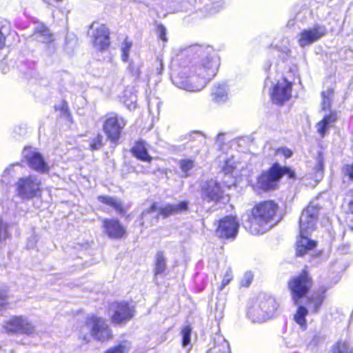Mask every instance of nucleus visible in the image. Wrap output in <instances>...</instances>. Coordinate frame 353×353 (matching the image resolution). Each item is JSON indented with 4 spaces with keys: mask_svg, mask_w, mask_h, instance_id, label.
Instances as JSON below:
<instances>
[{
    "mask_svg": "<svg viewBox=\"0 0 353 353\" xmlns=\"http://www.w3.org/2000/svg\"><path fill=\"white\" fill-rule=\"evenodd\" d=\"M183 52L194 60L196 74L188 75V70L183 69L172 76V82L176 87L189 92L200 91L216 74L219 65L216 54L210 46L193 45Z\"/></svg>",
    "mask_w": 353,
    "mask_h": 353,
    "instance_id": "f257e3e1",
    "label": "nucleus"
},
{
    "mask_svg": "<svg viewBox=\"0 0 353 353\" xmlns=\"http://www.w3.org/2000/svg\"><path fill=\"white\" fill-rule=\"evenodd\" d=\"M278 210V205L273 201H265L256 204L250 214L243 217L245 229L254 235L262 234L272 226Z\"/></svg>",
    "mask_w": 353,
    "mask_h": 353,
    "instance_id": "f03ea898",
    "label": "nucleus"
},
{
    "mask_svg": "<svg viewBox=\"0 0 353 353\" xmlns=\"http://www.w3.org/2000/svg\"><path fill=\"white\" fill-rule=\"evenodd\" d=\"M319 205L312 202L300 216V236L296 242V255L302 256L316 246L315 241L308 238V234L314 230L318 219Z\"/></svg>",
    "mask_w": 353,
    "mask_h": 353,
    "instance_id": "7ed1b4c3",
    "label": "nucleus"
},
{
    "mask_svg": "<svg viewBox=\"0 0 353 353\" xmlns=\"http://www.w3.org/2000/svg\"><path fill=\"white\" fill-rule=\"evenodd\" d=\"M14 186L17 196L22 201H29L41 195V181L35 175L20 177Z\"/></svg>",
    "mask_w": 353,
    "mask_h": 353,
    "instance_id": "20e7f679",
    "label": "nucleus"
},
{
    "mask_svg": "<svg viewBox=\"0 0 353 353\" xmlns=\"http://www.w3.org/2000/svg\"><path fill=\"white\" fill-rule=\"evenodd\" d=\"M278 306V303L273 297L261 295L250 310V314L254 322L265 321L275 315Z\"/></svg>",
    "mask_w": 353,
    "mask_h": 353,
    "instance_id": "39448f33",
    "label": "nucleus"
},
{
    "mask_svg": "<svg viewBox=\"0 0 353 353\" xmlns=\"http://www.w3.org/2000/svg\"><path fill=\"white\" fill-rule=\"evenodd\" d=\"M188 210V203L181 201L176 204H166L164 207L158 208L157 203H154L148 208L143 210L141 214L143 220H148L152 218L157 222L159 216L166 218L172 215L186 212Z\"/></svg>",
    "mask_w": 353,
    "mask_h": 353,
    "instance_id": "423d86ee",
    "label": "nucleus"
},
{
    "mask_svg": "<svg viewBox=\"0 0 353 353\" xmlns=\"http://www.w3.org/2000/svg\"><path fill=\"white\" fill-rule=\"evenodd\" d=\"M289 174L292 177L293 173L285 167H281L274 163L268 171L263 172L257 179V186L263 190H274L277 187L280 179L285 174Z\"/></svg>",
    "mask_w": 353,
    "mask_h": 353,
    "instance_id": "0eeeda50",
    "label": "nucleus"
},
{
    "mask_svg": "<svg viewBox=\"0 0 353 353\" xmlns=\"http://www.w3.org/2000/svg\"><path fill=\"white\" fill-rule=\"evenodd\" d=\"M311 286V279L305 271L289 281L288 288L295 305L301 303V299L307 294Z\"/></svg>",
    "mask_w": 353,
    "mask_h": 353,
    "instance_id": "6e6552de",
    "label": "nucleus"
},
{
    "mask_svg": "<svg viewBox=\"0 0 353 353\" xmlns=\"http://www.w3.org/2000/svg\"><path fill=\"white\" fill-rule=\"evenodd\" d=\"M125 125L126 121L123 117L114 113H110L106 115L103 130L112 143H117Z\"/></svg>",
    "mask_w": 353,
    "mask_h": 353,
    "instance_id": "1a4fd4ad",
    "label": "nucleus"
},
{
    "mask_svg": "<svg viewBox=\"0 0 353 353\" xmlns=\"http://www.w3.org/2000/svg\"><path fill=\"white\" fill-rule=\"evenodd\" d=\"M85 327L90 330L91 336L97 341H104L112 336L111 330L106 321L97 316H88L85 321Z\"/></svg>",
    "mask_w": 353,
    "mask_h": 353,
    "instance_id": "9d476101",
    "label": "nucleus"
},
{
    "mask_svg": "<svg viewBox=\"0 0 353 353\" xmlns=\"http://www.w3.org/2000/svg\"><path fill=\"white\" fill-rule=\"evenodd\" d=\"M327 33L325 26L315 24L312 27L303 29L298 35L299 45L303 48L319 41Z\"/></svg>",
    "mask_w": 353,
    "mask_h": 353,
    "instance_id": "9b49d317",
    "label": "nucleus"
},
{
    "mask_svg": "<svg viewBox=\"0 0 353 353\" xmlns=\"http://www.w3.org/2000/svg\"><path fill=\"white\" fill-rule=\"evenodd\" d=\"M91 41L94 48L99 51L108 48L110 44L109 30L103 24L93 23L90 26Z\"/></svg>",
    "mask_w": 353,
    "mask_h": 353,
    "instance_id": "f8f14e48",
    "label": "nucleus"
},
{
    "mask_svg": "<svg viewBox=\"0 0 353 353\" xmlns=\"http://www.w3.org/2000/svg\"><path fill=\"white\" fill-rule=\"evenodd\" d=\"M22 154L29 167L34 170L40 173H46L49 171L48 165L35 149L30 147L25 148Z\"/></svg>",
    "mask_w": 353,
    "mask_h": 353,
    "instance_id": "ddd939ff",
    "label": "nucleus"
},
{
    "mask_svg": "<svg viewBox=\"0 0 353 353\" xmlns=\"http://www.w3.org/2000/svg\"><path fill=\"white\" fill-rule=\"evenodd\" d=\"M112 312V321L116 324H121L130 321L134 316V310L125 302H115L110 307Z\"/></svg>",
    "mask_w": 353,
    "mask_h": 353,
    "instance_id": "4468645a",
    "label": "nucleus"
},
{
    "mask_svg": "<svg viewBox=\"0 0 353 353\" xmlns=\"http://www.w3.org/2000/svg\"><path fill=\"white\" fill-rule=\"evenodd\" d=\"M292 83L285 79L279 81L273 87L271 93V99L273 103L282 105L288 101L292 97Z\"/></svg>",
    "mask_w": 353,
    "mask_h": 353,
    "instance_id": "2eb2a0df",
    "label": "nucleus"
},
{
    "mask_svg": "<svg viewBox=\"0 0 353 353\" xmlns=\"http://www.w3.org/2000/svg\"><path fill=\"white\" fill-rule=\"evenodd\" d=\"M8 332L32 334L34 331V326L23 316H12L4 325Z\"/></svg>",
    "mask_w": 353,
    "mask_h": 353,
    "instance_id": "dca6fc26",
    "label": "nucleus"
},
{
    "mask_svg": "<svg viewBox=\"0 0 353 353\" xmlns=\"http://www.w3.org/2000/svg\"><path fill=\"white\" fill-rule=\"evenodd\" d=\"M239 224L234 216H225L220 220L216 234L225 239L234 238L239 230Z\"/></svg>",
    "mask_w": 353,
    "mask_h": 353,
    "instance_id": "f3484780",
    "label": "nucleus"
},
{
    "mask_svg": "<svg viewBox=\"0 0 353 353\" xmlns=\"http://www.w3.org/2000/svg\"><path fill=\"white\" fill-rule=\"evenodd\" d=\"M223 196L220 184L214 179L205 181L201 185V197L208 202L218 201Z\"/></svg>",
    "mask_w": 353,
    "mask_h": 353,
    "instance_id": "a211bd4d",
    "label": "nucleus"
},
{
    "mask_svg": "<svg viewBox=\"0 0 353 353\" xmlns=\"http://www.w3.org/2000/svg\"><path fill=\"white\" fill-rule=\"evenodd\" d=\"M103 228L105 234L111 239H121L125 232V228L115 219L103 220Z\"/></svg>",
    "mask_w": 353,
    "mask_h": 353,
    "instance_id": "6ab92c4d",
    "label": "nucleus"
},
{
    "mask_svg": "<svg viewBox=\"0 0 353 353\" xmlns=\"http://www.w3.org/2000/svg\"><path fill=\"white\" fill-rule=\"evenodd\" d=\"M336 119V112L330 111L329 114H325L323 119L316 123V130L322 138L325 137L327 131L334 125Z\"/></svg>",
    "mask_w": 353,
    "mask_h": 353,
    "instance_id": "aec40b11",
    "label": "nucleus"
},
{
    "mask_svg": "<svg viewBox=\"0 0 353 353\" xmlns=\"http://www.w3.org/2000/svg\"><path fill=\"white\" fill-rule=\"evenodd\" d=\"M132 154L138 159L145 161L150 162L152 157L148 152L147 143L143 140H139L131 148Z\"/></svg>",
    "mask_w": 353,
    "mask_h": 353,
    "instance_id": "412c9836",
    "label": "nucleus"
},
{
    "mask_svg": "<svg viewBox=\"0 0 353 353\" xmlns=\"http://www.w3.org/2000/svg\"><path fill=\"white\" fill-rule=\"evenodd\" d=\"M324 294V290L315 292L308 298L307 304L313 312H319L325 299Z\"/></svg>",
    "mask_w": 353,
    "mask_h": 353,
    "instance_id": "4be33fe9",
    "label": "nucleus"
},
{
    "mask_svg": "<svg viewBox=\"0 0 353 353\" xmlns=\"http://www.w3.org/2000/svg\"><path fill=\"white\" fill-rule=\"evenodd\" d=\"M33 37L36 40L42 43H49L53 39V35L43 24H39L36 27Z\"/></svg>",
    "mask_w": 353,
    "mask_h": 353,
    "instance_id": "5701e85b",
    "label": "nucleus"
},
{
    "mask_svg": "<svg viewBox=\"0 0 353 353\" xmlns=\"http://www.w3.org/2000/svg\"><path fill=\"white\" fill-rule=\"evenodd\" d=\"M211 96L216 103L225 102L228 99V88L225 84H217L212 90Z\"/></svg>",
    "mask_w": 353,
    "mask_h": 353,
    "instance_id": "b1692460",
    "label": "nucleus"
},
{
    "mask_svg": "<svg viewBox=\"0 0 353 353\" xmlns=\"http://www.w3.org/2000/svg\"><path fill=\"white\" fill-rule=\"evenodd\" d=\"M98 201L105 205L112 207L120 214L123 212V204L121 201L117 198L109 196H99Z\"/></svg>",
    "mask_w": 353,
    "mask_h": 353,
    "instance_id": "393cba45",
    "label": "nucleus"
},
{
    "mask_svg": "<svg viewBox=\"0 0 353 353\" xmlns=\"http://www.w3.org/2000/svg\"><path fill=\"white\" fill-rule=\"evenodd\" d=\"M308 314L307 309L303 306L299 305L294 315V321L301 327V329L305 330L307 327L306 316Z\"/></svg>",
    "mask_w": 353,
    "mask_h": 353,
    "instance_id": "a878e982",
    "label": "nucleus"
},
{
    "mask_svg": "<svg viewBox=\"0 0 353 353\" xmlns=\"http://www.w3.org/2000/svg\"><path fill=\"white\" fill-rule=\"evenodd\" d=\"M166 258L163 251H158L155 255L154 274H163L166 270Z\"/></svg>",
    "mask_w": 353,
    "mask_h": 353,
    "instance_id": "bb28decb",
    "label": "nucleus"
},
{
    "mask_svg": "<svg viewBox=\"0 0 353 353\" xmlns=\"http://www.w3.org/2000/svg\"><path fill=\"white\" fill-rule=\"evenodd\" d=\"M179 166L182 172V176L188 177L190 176V171L194 166V160L192 159H183L179 161Z\"/></svg>",
    "mask_w": 353,
    "mask_h": 353,
    "instance_id": "cd10ccee",
    "label": "nucleus"
},
{
    "mask_svg": "<svg viewBox=\"0 0 353 353\" xmlns=\"http://www.w3.org/2000/svg\"><path fill=\"white\" fill-rule=\"evenodd\" d=\"M331 353H353V347L345 341H339L332 347Z\"/></svg>",
    "mask_w": 353,
    "mask_h": 353,
    "instance_id": "c85d7f7f",
    "label": "nucleus"
},
{
    "mask_svg": "<svg viewBox=\"0 0 353 353\" xmlns=\"http://www.w3.org/2000/svg\"><path fill=\"white\" fill-rule=\"evenodd\" d=\"M333 93V90L330 88L325 91L322 92L321 109L323 110H329L330 108Z\"/></svg>",
    "mask_w": 353,
    "mask_h": 353,
    "instance_id": "c756f323",
    "label": "nucleus"
},
{
    "mask_svg": "<svg viewBox=\"0 0 353 353\" xmlns=\"http://www.w3.org/2000/svg\"><path fill=\"white\" fill-rule=\"evenodd\" d=\"M208 353H230L229 343L224 339L211 348Z\"/></svg>",
    "mask_w": 353,
    "mask_h": 353,
    "instance_id": "7c9ffc66",
    "label": "nucleus"
},
{
    "mask_svg": "<svg viewBox=\"0 0 353 353\" xmlns=\"http://www.w3.org/2000/svg\"><path fill=\"white\" fill-rule=\"evenodd\" d=\"M132 43L125 39L121 46V59L124 62H127L129 59L130 51L132 48Z\"/></svg>",
    "mask_w": 353,
    "mask_h": 353,
    "instance_id": "2f4dec72",
    "label": "nucleus"
},
{
    "mask_svg": "<svg viewBox=\"0 0 353 353\" xmlns=\"http://www.w3.org/2000/svg\"><path fill=\"white\" fill-rule=\"evenodd\" d=\"M141 63L130 62L128 65V70L134 80H137L139 78L141 74Z\"/></svg>",
    "mask_w": 353,
    "mask_h": 353,
    "instance_id": "473e14b6",
    "label": "nucleus"
},
{
    "mask_svg": "<svg viewBox=\"0 0 353 353\" xmlns=\"http://www.w3.org/2000/svg\"><path fill=\"white\" fill-rule=\"evenodd\" d=\"M8 227V223L0 216V242L4 241L9 237Z\"/></svg>",
    "mask_w": 353,
    "mask_h": 353,
    "instance_id": "72a5a7b5",
    "label": "nucleus"
},
{
    "mask_svg": "<svg viewBox=\"0 0 353 353\" xmlns=\"http://www.w3.org/2000/svg\"><path fill=\"white\" fill-rule=\"evenodd\" d=\"M130 348V344L127 341H123L119 345L110 348L104 353H125Z\"/></svg>",
    "mask_w": 353,
    "mask_h": 353,
    "instance_id": "f704fd0d",
    "label": "nucleus"
},
{
    "mask_svg": "<svg viewBox=\"0 0 353 353\" xmlns=\"http://www.w3.org/2000/svg\"><path fill=\"white\" fill-rule=\"evenodd\" d=\"M192 329L189 325L185 326L182 331V345L183 347H186L190 343V336H191Z\"/></svg>",
    "mask_w": 353,
    "mask_h": 353,
    "instance_id": "c9c22d12",
    "label": "nucleus"
},
{
    "mask_svg": "<svg viewBox=\"0 0 353 353\" xmlns=\"http://www.w3.org/2000/svg\"><path fill=\"white\" fill-rule=\"evenodd\" d=\"M232 279H233L232 272L230 269H228L224 274V276L223 278L221 284L219 288V290L221 291L223 290L224 289V288L230 283V282L232 280Z\"/></svg>",
    "mask_w": 353,
    "mask_h": 353,
    "instance_id": "e433bc0d",
    "label": "nucleus"
},
{
    "mask_svg": "<svg viewBox=\"0 0 353 353\" xmlns=\"http://www.w3.org/2000/svg\"><path fill=\"white\" fill-rule=\"evenodd\" d=\"M102 136L100 135V134H98L97 136V137H95L92 143L90 144V148L91 150H99L100 149L102 145H103V143H102Z\"/></svg>",
    "mask_w": 353,
    "mask_h": 353,
    "instance_id": "4c0bfd02",
    "label": "nucleus"
},
{
    "mask_svg": "<svg viewBox=\"0 0 353 353\" xmlns=\"http://www.w3.org/2000/svg\"><path fill=\"white\" fill-rule=\"evenodd\" d=\"M342 172L345 176L353 180V163L345 165L342 168Z\"/></svg>",
    "mask_w": 353,
    "mask_h": 353,
    "instance_id": "58836bf2",
    "label": "nucleus"
},
{
    "mask_svg": "<svg viewBox=\"0 0 353 353\" xmlns=\"http://www.w3.org/2000/svg\"><path fill=\"white\" fill-rule=\"evenodd\" d=\"M234 170L233 163L231 162V160L225 161V165L223 168V172L225 175L229 178H230V175H229Z\"/></svg>",
    "mask_w": 353,
    "mask_h": 353,
    "instance_id": "ea45409f",
    "label": "nucleus"
},
{
    "mask_svg": "<svg viewBox=\"0 0 353 353\" xmlns=\"http://www.w3.org/2000/svg\"><path fill=\"white\" fill-rule=\"evenodd\" d=\"M253 275L251 272L245 273L243 278L241 280V284L242 286L248 287L252 283Z\"/></svg>",
    "mask_w": 353,
    "mask_h": 353,
    "instance_id": "a19ab883",
    "label": "nucleus"
},
{
    "mask_svg": "<svg viewBox=\"0 0 353 353\" xmlns=\"http://www.w3.org/2000/svg\"><path fill=\"white\" fill-rule=\"evenodd\" d=\"M349 196L351 197L348 203V211L350 213L349 215V219L353 220V189L350 190ZM351 227L353 228V224L351 225Z\"/></svg>",
    "mask_w": 353,
    "mask_h": 353,
    "instance_id": "79ce46f5",
    "label": "nucleus"
},
{
    "mask_svg": "<svg viewBox=\"0 0 353 353\" xmlns=\"http://www.w3.org/2000/svg\"><path fill=\"white\" fill-rule=\"evenodd\" d=\"M323 157L321 153H319L316 157V165L315 167L316 172L322 171L323 170Z\"/></svg>",
    "mask_w": 353,
    "mask_h": 353,
    "instance_id": "37998d69",
    "label": "nucleus"
},
{
    "mask_svg": "<svg viewBox=\"0 0 353 353\" xmlns=\"http://www.w3.org/2000/svg\"><path fill=\"white\" fill-rule=\"evenodd\" d=\"M157 32L159 34V38L163 41H167L166 38V28L161 24L157 26Z\"/></svg>",
    "mask_w": 353,
    "mask_h": 353,
    "instance_id": "c03bdc74",
    "label": "nucleus"
},
{
    "mask_svg": "<svg viewBox=\"0 0 353 353\" xmlns=\"http://www.w3.org/2000/svg\"><path fill=\"white\" fill-rule=\"evenodd\" d=\"M3 24L2 21H0V50L3 49L5 46L6 37L2 32Z\"/></svg>",
    "mask_w": 353,
    "mask_h": 353,
    "instance_id": "a18cd8bd",
    "label": "nucleus"
},
{
    "mask_svg": "<svg viewBox=\"0 0 353 353\" xmlns=\"http://www.w3.org/2000/svg\"><path fill=\"white\" fill-rule=\"evenodd\" d=\"M187 139H188L189 140L192 141V140H196L197 139H203V136L201 133L198 132H193L190 134H189L188 135V137Z\"/></svg>",
    "mask_w": 353,
    "mask_h": 353,
    "instance_id": "49530a36",
    "label": "nucleus"
},
{
    "mask_svg": "<svg viewBox=\"0 0 353 353\" xmlns=\"http://www.w3.org/2000/svg\"><path fill=\"white\" fill-rule=\"evenodd\" d=\"M279 152H281V154L286 158H289L292 156V151L286 148H281L278 150Z\"/></svg>",
    "mask_w": 353,
    "mask_h": 353,
    "instance_id": "de8ad7c7",
    "label": "nucleus"
},
{
    "mask_svg": "<svg viewBox=\"0 0 353 353\" xmlns=\"http://www.w3.org/2000/svg\"><path fill=\"white\" fill-rule=\"evenodd\" d=\"M13 172H13V165H10V166H8V168H6L5 169L3 174V177L6 178L9 175H12Z\"/></svg>",
    "mask_w": 353,
    "mask_h": 353,
    "instance_id": "09e8293b",
    "label": "nucleus"
},
{
    "mask_svg": "<svg viewBox=\"0 0 353 353\" xmlns=\"http://www.w3.org/2000/svg\"><path fill=\"white\" fill-rule=\"evenodd\" d=\"M157 61H158V65L159 66V68H157L158 73L161 74L163 69V62L161 59H158Z\"/></svg>",
    "mask_w": 353,
    "mask_h": 353,
    "instance_id": "8fccbe9b",
    "label": "nucleus"
},
{
    "mask_svg": "<svg viewBox=\"0 0 353 353\" xmlns=\"http://www.w3.org/2000/svg\"><path fill=\"white\" fill-rule=\"evenodd\" d=\"M0 69L2 70L3 73H6V66L4 65V63H1L0 64Z\"/></svg>",
    "mask_w": 353,
    "mask_h": 353,
    "instance_id": "3c124183",
    "label": "nucleus"
},
{
    "mask_svg": "<svg viewBox=\"0 0 353 353\" xmlns=\"http://www.w3.org/2000/svg\"><path fill=\"white\" fill-rule=\"evenodd\" d=\"M4 304H5V303H4V302H1V303H0V307H4Z\"/></svg>",
    "mask_w": 353,
    "mask_h": 353,
    "instance_id": "603ef678",
    "label": "nucleus"
},
{
    "mask_svg": "<svg viewBox=\"0 0 353 353\" xmlns=\"http://www.w3.org/2000/svg\"><path fill=\"white\" fill-rule=\"evenodd\" d=\"M345 246H344V247L343 248V249L344 250V251H346L347 250H348V249H349V247H348V246L347 247V248H346V249H345Z\"/></svg>",
    "mask_w": 353,
    "mask_h": 353,
    "instance_id": "864d4df0",
    "label": "nucleus"
},
{
    "mask_svg": "<svg viewBox=\"0 0 353 353\" xmlns=\"http://www.w3.org/2000/svg\"><path fill=\"white\" fill-rule=\"evenodd\" d=\"M301 345V343H295V344H294V345Z\"/></svg>",
    "mask_w": 353,
    "mask_h": 353,
    "instance_id": "5fc2aeb1",
    "label": "nucleus"
},
{
    "mask_svg": "<svg viewBox=\"0 0 353 353\" xmlns=\"http://www.w3.org/2000/svg\"><path fill=\"white\" fill-rule=\"evenodd\" d=\"M83 339H84V340H86V341H87V339H86V336H85L83 337Z\"/></svg>",
    "mask_w": 353,
    "mask_h": 353,
    "instance_id": "6e6d98bb",
    "label": "nucleus"
}]
</instances>
